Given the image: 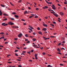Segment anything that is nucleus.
<instances>
[{
	"label": "nucleus",
	"mask_w": 67,
	"mask_h": 67,
	"mask_svg": "<svg viewBox=\"0 0 67 67\" xmlns=\"http://www.w3.org/2000/svg\"><path fill=\"white\" fill-rule=\"evenodd\" d=\"M2 25L4 26H7V25H8V24H5V23H3L2 24Z\"/></svg>",
	"instance_id": "nucleus-1"
},
{
	"label": "nucleus",
	"mask_w": 67,
	"mask_h": 67,
	"mask_svg": "<svg viewBox=\"0 0 67 67\" xmlns=\"http://www.w3.org/2000/svg\"><path fill=\"white\" fill-rule=\"evenodd\" d=\"M8 24L9 25H13V24H14V23H12L11 22H9L8 23Z\"/></svg>",
	"instance_id": "nucleus-2"
},
{
	"label": "nucleus",
	"mask_w": 67,
	"mask_h": 67,
	"mask_svg": "<svg viewBox=\"0 0 67 67\" xmlns=\"http://www.w3.org/2000/svg\"><path fill=\"white\" fill-rule=\"evenodd\" d=\"M22 36V34H19V35L18 36L19 37H21V36Z\"/></svg>",
	"instance_id": "nucleus-3"
},
{
	"label": "nucleus",
	"mask_w": 67,
	"mask_h": 67,
	"mask_svg": "<svg viewBox=\"0 0 67 67\" xmlns=\"http://www.w3.org/2000/svg\"><path fill=\"white\" fill-rule=\"evenodd\" d=\"M47 30V29L45 28H43L42 29V30L43 31H46V30Z\"/></svg>",
	"instance_id": "nucleus-4"
},
{
	"label": "nucleus",
	"mask_w": 67,
	"mask_h": 67,
	"mask_svg": "<svg viewBox=\"0 0 67 67\" xmlns=\"http://www.w3.org/2000/svg\"><path fill=\"white\" fill-rule=\"evenodd\" d=\"M13 28H19V27L18 26H13Z\"/></svg>",
	"instance_id": "nucleus-5"
},
{
	"label": "nucleus",
	"mask_w": 67,
	"mask_h": 67,
	"mask_svg": "<svg viewBox=\"0 0 67 67\" xmlns=\"http://www.w3.org/2000/svg\"><path fill=\"white\" fill-rule=\"evenodd\" d=\"M60 15H64V13L62 12H60Z\"/></svg>",
	"instance_id": "nucleus-6"
},
{
	"label": "nucleus",
	"mask_w": 67,
	"mask_h": 67,
	"mask_svg": "<svg viewBox=\"0 0 67 67\" xmlns=\"http://www.w3.org/2000/svg\"><path fill=\"white\" fill-rule=\"evenodd\" d=\"M27 13H29L27 12V11H25L24 12V14H27Z\"/></svg>",
	"instance_id": "nucleus-7"
},
{
	"label": "nucleus",
	"mask_w": 67,
	"mask_h": 67,
	"mask_svg": "<svg viewBox=\"0 0 67 67\" xmlns=\"http://www.w3.org/2000/svg\"><path fill=\"white\" fill-rule=\"evenodd\" d=\"M38 33L39 34H40V35H42V32L41 31H39L38 32Z\"/></svg>",
	"instance_id": "nucleus-8"
},
{
	"label": "nucleus",
	"mask_w": 67,
	"mask_h": 67,
	"mask_svg": "<svg viewBox=\"0 0 67 67\" xmlns=\"http://www.w3.org/2000/svg\"><path fill=\"white\" fill-rule=\"evenodd\" d=\"M57 51L59 52H60V50L59 49V48H58L57 49Z\"/></svg>",
	"instance_id": "nucleus-9"
},
{
	"label": "nucleus",
	"mask_w": 67,
	"mask_h": 67,
	"mask_svg": "<svg viewBox=\"0 0 67 67\" xmlns=\"http://www.w3.org/2000/svg\"><path fill=\"white\" fill-rule=\"evenodd\" d=\"M14 16L16 18H19V16L18 15H15Z\"/></svg>",
	"instance_id": "nucleus-10"
},
{
	"label": "nucleus",
	"mask_w": 67,
	"mask_h": 67,
	"mask_svg": "<svg viewBox=\"0 0 67 67\" xmlns=\"http://www.w3.org/2000/svg\"><path fill=\"white\" fill-rule=\"evenodd\" d=\"M43 26H46V27H47L48 26H47V25H45L44 24H43Z\"/></svg>",
	"instance_id": "nucleus-11"
},
{
	"label": "nucleus",
	"mask_w": 67,
	"mask_h": 67,
	"mask_svg": "<svg viewBox=\"0 0 67 67\" xmlns=\"http://www.w3.org/2000/svg\"><path fill=\"white\" fill-rule=\"evenodd\" d=\"M3 15H5V16H9V15L5 14H3Z\"/></svg>",
	"instance_id": "nucleus-12"
},
{
	"label": "nucleus",
	"mask_w": 67,
	"mask_h": 67,
	"mask_svg": "<svg viewBox=\"0 0 67 67\" xmlns=\"http://www.w3.org/2000/svg\"><path fill=\"white\" fill-rule=\"evenodd\" d=\"M43 37V38H44V40H45V41H46V40H47V38H46L45 37Z\"/></svg>",
	"instance_id": "nucleus-13"
},
{
	"label": "nucleus",
	"mask_w": 67,
	"mask_h": 67,
	"mask_svg": "<svg viewBox=\"0 0 67 67\" xmlns=\"http://www.w3.org/2000/svg\"><path fill=\"white\" fill-rule=\"evenodd\" d=\"M29 27H30V28H31V29H33L34 28L32 27V26H30V25L29 26Z\"/></svg>",
	"instance_id": "nucleus-14"
},
{
	"label": "nucleus",
	"mask_w": 67,
	"mask_h": 67,
	"mask_svg": "<svg viewBox=\"0 0 67 67\" xmlns=\"http://www.w3.org/2000/svg\"><path fill=\"white\" fill-rule=\"evenodd\" d=\"M51 7L52 8V9H53L54 10H56V8L55 7H53V6H52Z\"/></svg>",
	"instance_id": "nucleus-15"
},
{
	"label": "nucleus",
	"mask_w": 67,
	"mask_h": 67,
	"mask_svg": "<svg viewBox=\"0 0 67 67\" xmlns=\"http://www.w3.org/2000/svg\"><path fill=\"white\" fill-rule=\"evenodd\" d=\"M32 40H33V42H34V41H36V39H35V38H33L32 39Z\"/></svg>",
	"instance_id": "nucleus-16"
},
{
	"label": "nucleus",
	"mask_w": 67,
	"mask_h": 67,
	"mask_svg": "<svg viewBox=\"0 0 67 67\" xmlns=\"http://www.w3.org/2000/svg\"><path fill=\"white\" fill-rule=\"evenodd\" d=\"M12 14H16V13L14 12H13L12 13Z\"/></svg>",
	"instance_id": "nucleus-17"
},
{
	"label": "nucleus",
	"mask_w": 67,
	"mask_h": 67,
	"mask_svg": "<svg viewBox=\"0 0 67 67\" xmlns=\"http://www.w3.org/2000/svg\"><path fill=\"white\" fill-rule=\"evenodd\" d=\"M54 15L56 16V17H58V15H57V14H54Z\"/></svg>",
	"instance_id": "nucleus-18"
},
{
	"label": "nucleus",
	"mask_w": 67,
	"mask_h": 67,
	"mask_svg": "<svg viewBox=\"0 0 67 67\" xmlns=\"http://www.w3.org/2000/svg\"><path fill=\"white\" fill-rule=\"evenodd\" d=\"M9 19H11L12 20H14V18H10Z\"/></svg>",
	"instance_id": "nucleus-19"
},
{
	"label": "nucleus",
	"mask_w": 67,
	"mask_h": 67,
	"mask_svg": "<svg viewBox=\"0 0 67 67\" xmlns=\"http://www.w3.org/2000/svg\"><path fill=\"white\" fill-rule=\"evenodd\" d=\"M0 34H1L2 35H3L4 34V33L3 32H2L0 33Z\"/></svg>",
	"instance_id": "nucleus-20"
},
{
	"label": "nucleus",
	"mask_w": 67,
	"mask_h": 67,
	"mask_svg": "<svg viewBox=\"0 0 67 67\" xmlns=\"http://www.w3.org/2000/svg\"><path fill=\"white\" fill-rule=\"evenodd\" d=\"M60 49L62 50V49H63V50H65V49L64 48H61Z\"/></svg>",
	"instance_id": "nucleus-21"
},
{
	"label": "nucleus",
	"mask_w": 67,
	"mask_h": 67,
	"mask_svg": "<svg viewBox=\"0 0 67 67\" xmlns=\"http://www.w3.org/2000/svg\"><path fill=\"white\" fill-rule=\"evenodd\" d=\"M6 20H7V18H5L4 19H3V21H6Z\"/></svg>",
	"instance_id": "nucleus-22"
},
{
	"label": "nucleus",
	"mask_w": 67,
	"mask_h": 67,
	"mask_svg": "<svg viewBox=\"0 0 67 67\" xmlns=\"http://www.w3.org/2000/svg\"><path fill=\"white\" fill-rule=\"evenodd\" d=\"M35 56V57H37V54H36L34 55Z\"/></svg>",
	"instance_id": "nucleus-23"
},
{
	"label": "nucleus",
	"mask_w": 67,
	"mask_h": 67,
	"mask_svg": "<svg viewBox=\"0 0 67 67\" xmlns=\"http://www.w3.org/2000/svg\"><path fill=\"white\" fill-rule=\"evenodd\" d=\"M1 6L2 7H4V5H2V4L1 5Z\"/></svg>",
	"instance_id": "nucleus-24"
},
{
	"label": "nucleus",
	"mask_w": 67,
	"mask_h": 67,
	"mask_svg": "<svg viewBox=\"0 0 67 67\" xmlns=\"http://www.w3.org/2000/svg\"><path fill=\"white\" fill-rule=\"evenodd\" d=\"M48 4H52V2H48Z\"/></svg>",
	"instance_id": "nucleus-25"
},
{
	"label": "nucleus",
	"mask_w": 67,
	"mask_h": 67,
	"mask_svg": "<svg viewBox=\"0 0 67 67\" xmlns=\"http://www.w3.org/2000/svg\"><path fill=\"white\" fill-rule=\"evenodd\" d=\"M35 18H38V16H37V15H36L35 17Z\"/></svg>",
	"instance_id": "nucleus-26"
},
{
	"label": "nucleus",
	"mask_w": 67,
	"mask_h": 67,
	"mask_svg": "<svg viewBox=\"0 0 67 67\" xmlns=\"http://www.w3.org/2000/svg\"><path fill=\"white\" fill-rule=\"evenodd\" d=\"M57 54H60V55H62V53L60 52H58L57 53Z\"/></svg>",
	"instance_id": "nucleus-27"
},
{
	"label": "nucleus",
	"mask_w": 67,
	"mask_h": 67,
	"mask_svg": "<svg viewBox=\"0 0 67 67\" xmlns=\"http://www.w3.org/2000/svg\"><path fill=\"white\" fill-rule=\"evenodd\" d=\"M50 25H51L52 26H54V25L53 24H51Z\"/></svg>",
	"instance_id": "nucleus-28"
},
{
	"label": "nucleus",
	"mask_w": 67,
	"mask_h": 67,
	"mask_svg": "<svg viewBox=\"0 0 67 67\" xmlns=\"http://www.w3.org/2000/svg\"><path fill=\"white\" fill-rule=\"evenodd\" d=\"M2 12L0 13V16L2 15Z\"/></svg>",
	"instance_id": "nucleus-29"
},
{
	"label": "nucleus",
	"mask_w": 67,
	"mask_h": 67,
	"mask_svg": "<svg viewBox=\"0 0 67 67\" xmlns=\"http://www.w3.org/2000/svg\"><path fill=\"white\" fill-rule=\"evenodd\" d=\"M37 29L38 30H40V27H38L37 28Z\"/></svg>",
	"instance_id": "nucleus-30"
},
{
	"label": "nucleus",
	"mask_w": 67,
	"mask_h": 67,
	"mask_svg": "<svg viewBox=\"0 0 67 67\" xmlns=\"http://www.w3.org/2000/svg\"><path fill=\"white\" fill-rule=\"evenodd\" d=\"M50 66H51V65H47V67H50Z\"/></svg>",
	"instance_id": "nucleus-31"
},
{
	"label": "nucleus",
	"mask_w": 67,
	"mask_h": 67,
	"mask_svg": "<svg viewBox=\"0 0 67 67\" xmlns=\"http://www.w3.org/2000/svg\"><path fill=\"white\" fill-rule=\"evenodd\" d=\"M55 2H58V3H59V2L57 0H56L55 1Z\"/></svg>",
	"instance_id": "nucleus-32"
},
{
	"label": "nucleus",
	"mask_w": 67,
	"mask_h": 67,
	"mask_svg": "<svg viewBox=\"0 0 67 67\" xmlns=\"http://www.w3.org/2000/svg\"><path fill=\"white\" fill-rule=\"evenodd\" d=\"M44 7H45L46 9H46H47L48 8V7H47V6H45Z\"/></svg>",
	"instance_id": "nucleus-33"
},
{
	"label": "nucleus",
	"mask_w": 67,
	"mask_h": 67,
	"mask_svg": "<svg viewBox=\"0 0 67 67\" xmlns=\"http://www.w3.org/2000/svg\"><path fill=\"white\" fill-rule=\"evenodd\" d=\"M31 53H33L34 52V50H32L31 51Z\"/></svg>",
	"instance_id": "nucleus-34"
},
{
	"label": "nucleus",
	"mask_w": 67,
	"mask_h": 67,
	"mask_svg": "<svg viewBox=\"0 0 67 67\" xmlns=\"http://www.w3.org/2000/svg\"><path fill=\"white\" fill-rule=\"evenodd\" d=\"M64 10H66V8L65 7L64 8Z\"/></svg>",
	"instance_id": "nucleus-35"
},
{
	"label": "nucleus",
	"mask_w": 67,
	"mask_h": 67,
	"mask_svg": "<svg viewBox=\"0 0 67 67\" xmlns=\"http://www.w3.org/2000/svg\"><path fill=\"white\" fill-rule=\"evenodd\" d=\"M18 67H22V66H21V65H18Z\"/></svg>",
	"instance_id": "nucleus-36"
},
{
	"label": "nucleus",
	"mask_w": 67,
	"mask_h": 67,
	"mask_svg": "<svg viewBox=\"0 0 67 67\" xmlns=\"http://www.w3.org/2000/svg\"><path fill=\"white\" fill-rule=\"evenodd\" d=\"M53 24H56V23L55 21L53 22Z\"/></svg>",
	"instance_id": "nucleus-37"
},
{
	"label": "nucleus",
	"mask_w": 67,
	"mask_h": 67,
	"mask_svg": "<svg viewBox=\"0 0 67 67\" xmlns=\"http://www.w3.org/2000/svg\"><path fill=\"white\" fill-rule=\"evenodd\" d=\"M10 56V54L8 55L7 56V57H9V56Z\"/></svg>",
	"instance_id": "nucleus-38"
},
{
	"label": "nucleus",
	"mask_w": 67,
	"mask_h": 67,
	"mask_svg": "<svg viewBox=\"0 0 67 67\" xmlns=\"http://www.w3.org/2000/svg\"><path fill=\"white\" fill-rule=\"evenodd\" d=\"M33 34L34 35H36L35 33V32L33 33Z\"/></svg>",
	"instance_id": "nucleus-39"
},
{
	"label": "nucleus",
	"mask_w": 67,
	"mask_h": 67,
	"mask_svg": "<svg viewBox=\"0 0 67 67\" xmlns=\"http://www.w3.org/2000/svg\"><path fill=\"white\" fill-rule=\"evenodd\" d=\"M0 47H3V46L0 45Z\"/></svg>",
	"instance_id": "nucleus-40"
},
{
	"label": "nucleus",
	"mask_w": 67,
	"mask_h": 67,
	"mask_svg": "<svg viewBox=\"0 0 67 67\" xmlns=\"http://www.w3.org/2000/svg\"><path fill=\"white\" fill-rule=\"evenodd\" d=\"M5 34V35H8V33H7V32H6Z\"/></svg>",
	"instance_id": "nucleus-41"
},
{
	"label": "nucleus",
	"mask_w": 67,
	"mask_h": 67,
	"mask_svg": "<svg viewBox=\"0 0 67 67\" xmlns=\"http://www.w3.org/2000/svg\"><path fill=\"white\" fill-rule=\"evenodd\" d=\"M42 54H43V55H45V53L44 52Z\"/></svg>",
	"instance_id": "nucleus-42"
},
{
	"label": "nucleus",
	"mask_w": 67,
	"mask_h": 67,
	"mask_svg": "<svg viewBox=\"0 0 67 67\" xmlns=\"http://www.w3.org/2000/svg\"><path fill=\"white\" fill-rule=\"evenodd\" d=\"M33 46L34 47H35L36 46V45H33Z\"/></svg>",
	"instance_id": "nucleus-43"
},
{
	"label": "nucleus",
	"mask_w": 67,
	"mask_h": 67,
	"mask_svg": "<svg viewBox=\"0 0 67 67\" xmlns=\"http://www.w3.org/2000/svg\"><path fill=\"white\" fill-rule=\"evenodd\" d=\"M25 36H26V37H27L28 36H27V34H26L25 35Z\"/></svg>",
	"instance_id": "nucleus-44"
},
{
	"label": "nucleus",
	"mask_w": 67,
	"mask_h": 67,
	"mask_svg": "<svg viewBox=\"0 0 67 67\" xmlns=\"http://www.w3.org/2000/svg\"><path fill=\"white\" fill-rule=\"evenodd\" d=\"M40 49H43V47H40Z\"/></svg>",
	"instance_id": "nucleus-45"
},
{
	"label": "nucleus",
	"mask_w": 67,
	"mask_h": 67,
	"mask_svg": "<svg viewBox=\"0 0 67 67\" xmlns=\"http://www.w3.org/2000/svg\"><path fill=\"white\" fill-rule=\"evenodd\" d=\"M17 40V39L16 38H14V40H15V41H16Z\"/></svg>",
	"instance_id": "nucleus-46"
},
{
	"label": "nucleus",
	"mask_w": 67,
	"mask_h": 67,
	"mask_svg": "<svg viewBox=\"0 0 67 67\" xmlns=\"http://www.w3.org/2000/svg\"><path fill=\"white\" fill-rule=\"evenodd\" d=\"M51 37V38H53V37H55L54 36H50Z\"/></svg>",
	"instance_id": "nucleus-47"
},
{
	"label": "nucleus",
	"mask_w": 67,
	"mask_h": 67,
	"mask_svg": "<svg viewBox=\"0 0 67 67\" xmlns=\"http://www.w3.org/2000/svg\"><path fill=\"white\" fill-rule=\"evenodd\" d=\"M45 1L46 2H47V3H48V2L47 1L45 0Z\"/></svg>",
	"instance_id": "nucleus-48"
},
{
	"label": "nucleus",
	"mask_w": 67,
	"mask_h": 67,
	"mask_svg": "<svg viewBox=\"0 0 67 67\" xmlns=\"http://www.w3.org/2000/svg\"><path fill=\"white\" fill-rule=\"evenodd\" d=\"M58 45L59 46L60 45H61V43H59Z\"/></svg>",
	"instance_id": "nucleus-49"
},
{
	"label": "nucleus",
	"mask_w": 67,
	"mask_h": 67,
	"mask_svg": "<svg viewBox=\"0 0 67 67\" xmlns=\"http://www.w3.org/2000/svg\"><path fill=\"white\" fill-rule=\"evenodd\" d=\"M52 5L53 8L55 7V6L54 5Z\"/></svg>",
	"instance_id": "nucleus-50"
},
{
	"label": "nucleus",
	"mask_w": 67,
	"mask_h": 67,
	"mask_svg": "<svg viewBox=\"0 0 67 67\" xmlns=\"http://www.w3.org/2000/svg\"><path fill=\"white\" fill-rule=\"evenodd\" d=\"M18 52V50H15V52Z\"/></svg>",
	"instance_id": "nucleus-51"
},
{
	"label": "nucleus",
	"mask_w": 67,
	"mask_h": 67,
	"mask_svg": "<svg viewBox=\"0 0 67 67\" xmlns=\"http://www.w3.org/2000/svg\"><path fill=\"white\" fill-rule=\"evenodd\" d=\"M30 41H28L27 42V43H30Z\"/></svg>",
	"instance_id": "nucleus-52"
},
{
	"label": "nucleus",
	"mask_w": 67,
	"mask_h": 67,
	"mask_svg": "<svg viewBox=\"0 0 67 67\" xmlns=\"http://www.w3.org/2000/svg\"><path fill=\"white\" fill-rule=\"evenodd\" d=\"M23 25H26V24H25V23H24Z\"/></svg>",
	"instance_id": "nucleus-53"
},
{
	"label": "nucleus",
	"mask_w": 67,
	"mask_h": 67,
	"mask_svg": "<svg viewBox=\"0 0 67 67\" xmlns=\"http://www.w3.org/2000/svg\"><path fill=\"white\" fill-rule=\"evenodd\" d=\"M63 43L64 44V43H65V41H63Z\"/></svg>",
	"instance_id": "nucleus-54"
},
{
	"label": "nucleus",
	"mask_w": 67,
	"mask_h": 67,
	"mask_svg": "<svg viewBox=\"0 0 67 67\" xmlns=\"http://www.w3.org/2000/svg\"><path fill=\"white\" fill-rule=\"evenodd\" d=\"M17 60H18V61H21V60H19L18 59H17Z\"/></svg>",
	"instance_id": "nucleus-55"
},
{
	"label": "nucleus",
	"mask_w": 67,
	"mask_h": 67,
	"mask_svg": "<svg viewBox=\"0 0 67 67\" xmlns=\"http://www.w3.org/2000/svg\"><path fill=\"white\" fill-rule=\"evenodd\" d=\"M27 53H28V54H30V52H27Z\"/></svg>",
	"instance_id": "nucleus-56"
},
{
	"label": "nucleus",
	"mask_w": 67,
	"mask_h": 67,
	"mask_svg": "<svg viewBox=\"0 0 67 67\" xmlns=\"http://www.w3.org/2000/svg\"><path fill=\"white\" fill-rule=\"evenodd\" d=\"M21 21H25V20H24V19H22L21 20Z\"/></svg>",
	"instance_id": "nucleus-57"
},
{
	"label": "nucleus",
	"mask_w": 67,
	"mask_h": 67,
	"mask_svg": "<svg viewBox=\"0 0 67 67\" xmlns=\"http://www.w3.org/2000/svg\"><path fill=\"white\" fill-rule=\"evenodd\" d=\"M15 56H18V54H15Z\"/></svg>",
	"instance_id": "nucleus-58"
},
{
	"label": "nucleus",
	"mask_w": 67,
	"mask_h": 67,
	"mask_svg": "<svg viewBox=\"0 0 67 67\" xmlns=\"http://www.w3.org/2000/svg\"><path fill=\"white\" fill-rule=\"evenodd\" d=\"M58 5L59 6V7H60V4H58Z\"/></svg>",
	"instance_id": "nucleus-59"
},
{
	"label": "nucleus",
	"mask_w": 67,
	"mask_h": 67,
	"mask_svg": "<svg viewBox=\"0 0 67 67\" xmlns=\"http://www.w3.org/2000/svg\"><path fill=\"white\" fill-rule=\"evenodd\" d=\"M2 37V38H3V39L4 38V37Z\"/></svg>",
	"instance_id": "nucleus-60"
},
{
	"label": "nucleus",
	"mask_w": 67,
	"mask_h": 67,
	"mask_svg": "<svg viewBox=\"0 0 67 67\" xmlns=\"http://www.w3.org/2000/svg\"><path fill=\"white\" fill-rule=\"evenodd\" d=\"M31 9V8H30V7H28V9H29V10H30V9Z\"/></svg>",
	"instance_id": "nucleus-61"
},
{
	"label": "nucleus",
	"mask_w": 67,
	"mask_h": 67,
	"mask_svg": "<svg viewBox=\"0 0 67 67\" xmlns=\"http://www.w3.org/2000/svg\"><path fill=\"white\" fill-rule=\"evenodd\" d=\"M36 10H38V8H36Z\"/></svg>",
	"instance_id": "nucleus-62"
},
{
	"label": "nucleus",
	"mask_w": 67,
	"mask_h": 67,
	"mask_svg": "<svg viewBox=\"0 0 67 67\" xmlns=\"http://www.w3.org/2000/svg\"><path fill=\"white\" fill-rule=\"evenodd\" d=\"M35 58L36 59H37V57H35Z\"/></svg>",
	"instance_id": "nucleus-63"
},
{
	"label": "nucleus",
	"mask_w": 67,
	"mask_h": 67,
	"mask_svg": "<svg viewBox=\"0 0 67 67\" xmlns=\"http://www.w3.org/2000/svg\"><path fill=\"white\" fill-rule=\"evenodd\" d=\"M65 56H67V54H65Z\"/></svg>",
	"instance_id": "nucleus-64"
}]
</instances>
